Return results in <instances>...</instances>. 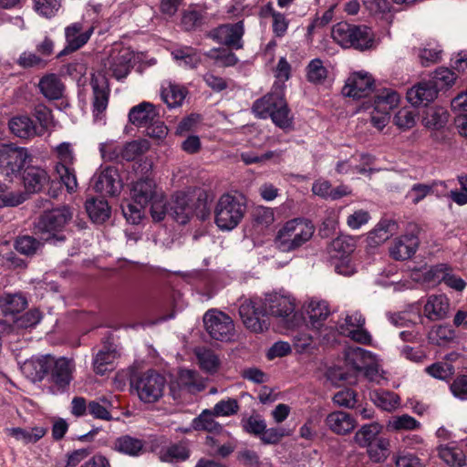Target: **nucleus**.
Here are the masks:
<instances>
[{
	"instance_id": "f257e3e1",
	"label": "nucleus",
	"mask_w": 467,
	"mask_h": 467,
	"mask_svg": "<svg viewBox=\"0 0 467 467\" xmlns=\"http://www.w3.org/2000/svg\"><path fill=\"white\" fill-rule=\"evenodd\" d=\"M315 233L311 221L294 218L285 222L276 232L274 239L275 248L284 253L298 250L308 243Z\"/></svg>"
},
{
	"instance_id": "f03ea898",
	"label": "nucleus",
	"mask_w": 467,
	"mask_h": 467,
	"mask_svg": "<svg viewBox=\"0 0 467 467\" xmlns=\"http://www.w3.org/2000/svg\"><path fill=\"white\" fill-rule=\"evenodd\" d=\"M253 112L260 119L271 118L273 123L284 130L293 128V116L281 91L270 92L253 104Z\"/></svg>"
},
{
	"instance_id": "7ed1b4c3",
	"label": "nucleus",
	"mask_w": 467,
	"mask_h": 467,
	"mask_svg": "<svg viewBox=\"0 0 467 467\" xmlns=\"http://www.w3.org/2000/svg\"><path fill=\"white\" fill-rule=\"evenodd\" d=\"M331 36L344 48L353 47L363 51L372 48L375 44V36L369 27L347 22L336 24L332 27Z\"/></svg>"
},
{
	"instance_id": "20e7f679",
	"label": "nucleus",
	"mask_w": 467,
	"mask_h": 467,
	"mask_svg": "<svg viewBox=\"0 0 467 467\" xmlns=\"http://www.w3.org/2000/svg\"><path fill=\"white\" fill-rule=\"evenodd\" d=\"M246 205L241 196L223 194L214 209V222L223 231L234 229L244 218Z\"/></svg>"
},
{
	"instance_id": "39448f33",
	"label": "nucleus",
	"mask_w": 467,
	"mask_h": 467,
	"mask_svg": "<svg viewBox=\"0 0 467 467\" xmlns=\"http://www.w3.org/2000/svg\"><path fill=\"white\" fill-rule=\"evenodd\" d=\"M72 212L67 206L57 207L45 212L36 224V230L42 234H47L46 240L56 239L63 241L65 236L59 233L72 219Z\"/></svg>"
},
{
	"instance_id": "423d86ee",
	"label": "nucleus",
	"mask_w": 467,
	"mask_h": 467,
	"mask_svg": "<svg viewBox=\"0 0 467 467\" xmlns=\"http://www.w3.org/2000/svg\"><path fill=\"white\" fill-rule=\"evenodd\" d=\"M74 371L73 359L64 357L56 358L51 356L47 373L49 392L54 395L66 392L73 379Z\"/></svg>"
},
{
	"instance_id": "0eeeda50",
	"label": "nucleus",
	"mask_w": 467,
	"mask_h": 467,
	"mask_svg": "<svg viewBox=\"0 0 467 467\" xmlns=\"http://www.w3.org/2000/svg\"><path fill=\"white\" fill-rule=\"evenodd\" d=\"M132 386L140 401L154 403L163 396L166 379L155 370H148L138 376Z\"/></svg>"
},
{
	"instance_id": "6e6552de",
	"label": "nucleus",
	"mask_w": 467,
	"mask_h": 467,
	"mask_svg": "<svg viewBox=\"0 0 467 467\" xmlns=\"http://www.w3.org/2000/svg\"><path fill=\"white\" fill-rule=\"evenodd\" d=\"M239 315L245 327L254 333H262L269 327L267 311L265 302L260 298L242 301Z\"/></svg>"
},
{
	"instance_id": "1a4fd4ad",
	"label": "nucleus",
	"mask_w": 467,
	"mask_h": 467,
	"mask_svg": "<svg viewBox=\"0 0 467 467\" xmlns=\"http://www.w3.org/2000/svg\"><path fill=\"white\" fill-rule=\"evenodd\" d=\"M30 154L26 148L16 147L13 144H4L0 147V174L12 179L20 174Z\"/></svg>"
},
{
	"instance_id": "9d476101",
	"label": "nucleus",
	"mask_w": 467,
	"mask_h": 467,
	"mask_svg": "<svg viewBox=\"0 0 467 467\" xmlns=\"http://www.w3.org/2000/svg\"><path fill=\"white\" fill-rule=\"evenodd\" d=\"M366 318L358 310L346 312L344 318L339 322V331L342 335L355 342L369 345L372 341L370 333L365 328Z\"/></svg>"
},
{
	"instance_id": "9b49d317",
	"label": "nucleus",
	"mask_w": 467,
	"mask_h": 467,
	"mask_svg": "<svg viewBox=\"0 0 467 467\" xmlns=\"http://www.w3.org/2000/svg\"><path fill=\"white\" fill-rule=\"evenodd\" d=\"M203 323L207 333L215 340L230 341L234 336L232 318L221 311H207L203 317Z\"/></svg>"
},
{
	"instance_id": "f8f14e48",
	"label": "nucleus",
	"mask_w": 467,
	"mask_h": 467,
	"mask_svg": "<svg viewBox=\"0 0 467 467\" xmlns=\"http://www.w3.org/2000/svg\"><path fill=\"white\" fill-rule=\"evenodd\" d=\"M90 86L92 88V115L95 123H105V113L108 108L110 89L108 79L104 76L91 77Z\"/></svg>"
},
{
	"instance_id": "ddd939ff",
	"label": "nucleus",
	"mask_w": 467,
	"mask_h": 467,
	"mask_svg": "<svg viewBox=\"0 0 467 467\" xmlns=\"http://www.w3.org/2000/svg\"><path fill=\"white\" fill-rule=\"evenodd\" d=\"M244 26L243 21L234 24H223L211 31V37L216 42L234 49H241L244 47L243 36Z\"/></svg>"
},
{
	"instance_id": "4468645a",
	"label": "nucleus",
	"mask_w": 467,
	"mask_h": 467,
	"mask_svg": "<svg viewBox=\"0 0 467 467\" xmlns=\"http://www.w3.org/2000/svg\"><path fill=\"white\" fill-rule=\"evenodd\" d=\"M420 228L416 224L410 225V233L397 238L389 248V254L395 260H406L410 258L419 246L418 234Z\"/></svg>"
},
{
	"instance_id": "2eb2a0df",
	"label": "nucleus",
	"mask_w": 467,
	"mask_h": 467,
	"mask_svg": "<svg viewBox=\"0 0 467 467\" xmlns=\"http://www.w3.org/2000/svg\"><path fill=\"white\" fill-rule=\"evenodd\" d=\"M94 32L93 26L84 27L82 23L76 22L65 28L66 47L59 56L66 55L81 48L88 43Z\"/></svg>"
},
{
	"instance_id": "dca6fc26",
	"label": "nucleus",
	"mask_w": 467,
	"mask_h": 467,
	"mask_svg": "<svg viewBox=\"0 0 467 467\" xmlns=\"http://www.w3.org/2000/svg\"><path fill=\"white\" fill-rule=\"evenodd\" d=\"M374 88V79L367 72H355L349 76L344 88L343 94L354 99H361L370 94Z\"/></svg>"
},
{
	"instance_id": "f3484780",
	"label": "nucleus",
	"mask_w": 467,
	"mask_h": 467,
	"mask_svg": "<svg viewBox=\"0 0 467 467\" xmlns=\"http://www.w3.org/2000/svg\"><path fill=\"white\" fill-rule=\"evenodd\" d=\"M264 302L267 313L275 317L287 318L296 310V300L290 295L270 294Z\"/></svg>"
},
{
	"instance_id": "a211bd4d",
	"label": "nucleus",
	"mask_w": 467,
	"mask_h": 467,
	"mask_svg": "<svg viewBox=\"0 0 467 467\" xmlns=\"http://www.w3.org/2000/svg\"><path fill=\"white\" fill-rule=\"evenodd\" d=\"M94 189L105 195H117L121 189V182L116 168L107 167L93 177Z\"/></svg>"
},
{
	"instance_id": "6ab92c4d",
	"label": "nucleus",
	"mask_w": 467,
	"mask_h": 467,
	"mask_svg": "<svg viewBox=\"0 0 467 467\" xmlns=\"http://www.w3.org/2000/svg\"><path fill=\"white\" fill-rule=\"evenodd\" d=\"M438 87L433 81H422L410 88L407 99L413 106L427 105L435 99Z\"/></svg>"
},
{
	"instance_id": "aec40b11",
	"label": "nucleus",
	"mask_w": 467,
	"mask_h": 467,
	"mask_svg": "<svg viewBox=\"0 0 467 467\" xmlns=\"http://www.w3.org/2000/svg\"><path fill=\"white\" fill-rule=\"evenodd\" d=\"M304 309L310 326L315 329H319L330 315L328 303L322 299L311 298L306 301Z\"/></svg>"
},
{
	"instance_id": "412c9836",
	"label": "nucleus",
	"mask_w": 467,
	"mask_h": 467,
	"mask_svg": "<svg viewBox=\"0 0 467 467\" xmlns=\"http://www.w3.org/2000/svg\"><path fill=\"white\" fill-rule=\"evenodd\" d=\"M326 426L333 433L347 435L354 431L357 421L349 413L335 410L329 413L325 420Z\"/></svg>"
},
{
	"instance_id": "4be33fe9",
	"label": "nucleus",
	"mask_w": 467,
	"mask_h": 467,
	"mask_svg": "<svg viewBox=\"0 0 467 467\" xmlns=\"http://www.w3.org/2000/svg\"><path fill=\"white\" fill-rule=\"evenodd\" d=\"M170 213L181 224H185L189 222L193 213V209L187 193L178 192L172 196L170 203Z\"/></svg>"
},
{
	"instance_id": "5701e85b",
	"label": "nucleus",
	"mask_w": 467,
	"mask_h": 467,
	"mask_svg": "<svg viewBox=\"0 0 467 467\" xmlns=\"http://www.w3.org/2000/svg\"><path fill=\"white\" fill-rule=\"evenodd\" d=\"M213 410H204L198 417L194 418L192 427L195 431H203L212 434L219 435L223 440L230 437V432L218 423L214 417Z\"/></svg>"
},
{
	"instance_id": "b1692460",
	"label": "nucleus",
	"mask_w": 467,
	"mask_h": 467,
	"mask_svg": "<svg viewBox=\"0 0 467 467\" xmlns=\"http://www.w3.org/2000/svg\"><path fill=\"white\" fill-rule=\"evenodd\" d=\"M159 118L156 107L150 102H141L130 109L129 120L138 128H146Z\"/></svg>"
},
{
	"instance_id": "393cba45",
	"label": "nucleus",
	"mask_w": 467,
	"mask_h": 467,
	"mask_svg": "<svg viewBox=\"0 0 467 467\" xmlns=\"http://www.w3.org/2000/svg\"><path fill=\"white\" fill-rule=\"evenodd\" d=\"M158 193L156 183L151 179H140L131 184L130 197L135 203L147 205Z\"/></svg>"
},
{
	"instance_id": "a878e982",
	"label": "nucleus",
	"mask_w": 467,
	"mask_h": 467,
	"mask_svg": "<svg viewBox=\"0 0 467 467\" xmlns=\"http://www.w3.org/2000/svg\"><path fill=\"white\" fill-rule=\"evenodd\" d=\"M449 308L450 300L445 295H432L429 296L424 306V315L432 321L444 319Z\"/></svg>"
},
{
	"instance_id": "bb28decb",
	"label": "nucleus",
	"mask_w": 467,
	"mask_h": 467,
	"mask_svg": "<svg viewBox=\"0 0 467 467\" xmlns=\"http://www.w3.org/2000/svg\"><path fill=\"white\" fill-rule=\"evenodd\" d=\"M144 448L145 441L143 440L130 435L118 437L112 444V449L115 451L131 457L141 455L144 451Z\"/></svg>"
},
{
	"instance_id": "cd10ccee",
	"label": "nucleus",
	"mask_w": 467,
	"mask_h": 467,
	"mask_svg": "<svg viewBox=\"0 0 467 467\" xmlns=\"http://www.w3.org/2000/svg\"><path fill=\"white\" fill-rule=\"evenodd\" d=\"M41 94L49 100H57L63 97L65 85L56 74H47L38 83Z\"/></svg>"
},
{
	"instance_id": "c85d7f7f",
	"label": "nucleus",
	"mask_w": 467,
	"mask_h": 467,
	"mask_svg": "<svg viewBox=\"0 0 467 467\" xmlns=\"http://www.w3.org/2000/svg\"><path fill=\"white\" fill-rule=\"evenodd\" d=\"M374 355L359 347L348 348L345 352V360L348 367L357 373H361L366 366L372 362Z\"/></svg>"
},
{
	"instance_id": "c756f323",
	"label": "nucleus",
	"mask_w": 467,
	"mask_h": 467,
	"mask_svg": "<svg viewBox=\"0 0 467 467\" xmlns=\"http://www.w3.org/2000/svg\"><path fill=\"white\" fill-rule=\"evenodd\" d=\"M8 127L15 136L21 139H29L38 135L36 125L28 116L13 117L8 122Z\"/></svg>"
},
{
	"instance_id": "7c9ffc66",
	"label": "nucleus",
	"mask_w": 467,
	"mask_h": 467,
	"mask_svg": "<svg viewBox=\"0 0 467 467\" xmlns=\"http://www.w3.org/2000/svg\"><path fill=\"white\" fill-rule=\"evenodd\" d=\"M398 229L393 220H381L368 235V244L370 246H378L392 236Z\"/></svg>"
},
{
	"instance_id": "2f4dec72",
	"label": "nucleus",
	"mask_w": 467,
	"mask_h": 467,
	"mask_svg": "<svg viewBox=\"0 0 467 467\" xmlns=\"http://www.w3.org/2000/svg\"><path fill=\"white\" fill-rule=\"evenodd\" d=\"M119 354L112 345L104 346L93 359V369L98 375H105L112 369V364Z\"/></svg>"
},
{
	"instance_id": "473e14b6",
	"label": "nucleus",
	"mask_w": 467,
	"mask_h": 467,
	"mask_svg": "<svg viewBox=\"0 0 467 467\" xmlns=\"http://www.w3.org/2000/svg\"><path fill=\"white\" fill-rule=\"evenodd\" d=\"M186 95L187 90L184 87L171 81H168L161 86V99L170 109L182 106Z\"/></svg>"
},
{
	"instance_id": "72a5a7b5",
	"label": "nucleus",
	"mask_w": 467,
	"mask_h": 467,
	"mask_svg": "<svg viewBox=\"0 0 467 467\" xmlns=\"http://www.w3.org/2000/svg\"><path fill=\"white\" fill-rule=\"evenodd\" d=\"M23 180L27 192H37L47 183L49 177L44 169L29 167L26 170Z\"/></svg>"
},
{
	"instance_id": "f704fd0d",
	"label": "nucleus",
	"mask_w": 467,
	"mask_h": 467,
	"mask_svg": "<svg viewBox=\"0 0 467 467\" xmlns=\"http://www.w3.org/2000/svg\"><path fill=\"white\" fill-rule=\"evenodd\" d=\"M449 119L448 111L442 107L428 108L422 117V124L429 130H438L445 127Z\"/></svg>"
},
{
	"instance_id": "c9c22d12",
	"label": "nucleus",
	"mask_w": 467,
	"mask_h": 467,
	"mask_svg": "<svg viewBox=\"0 0 467 467\" xmlns=\"http://www.w3.org/2000/svg\"><path fill=\"white\" fill-rule=\"evenodd\" d=\"M50 358L51 355H46L27 360L23 366L25 373L33 380H42L47 376Z\"/></svg>"
},
{
	"instance_id": "e433bc0d",
	"label": "nucleus",
	"mask_w": 467,
	"mask_h": 467,
	"mask_svg": "<svg viewBox=\"0 0 467 467\" xmlns=\"http://www.w3.org/2000/svg\"><path fill=\"white\" fill-rule=\"evenodd\" d=\"M5 433L8 436L15 438L16 441L28 444L36 443L43 438L47 433V429L44 427H34L31 429H23L20 427L6 428Z\"/></svg>"
},
{
	"instance_id": "4c0bfd02",
	"label": "nucleus",
	"mask_w": 467,
	"mask_h": 467,
	"mask_svg": "<svg viewBox=\"0 0 467 467\" xmlns=\"http://www.w3.org/2000/svg\"><path fill=\"white\" fill-rule=\"evenodd\" d=\"M400 95L393 89L385 88L379 92L374 100V109L377 113L384 112L389 114L398 106Z\"/></svg>"
},
{
	"instance_id": "58836bf2",
	"label": "nucleus",
	"mask_w": 467,
	"mask_h": 467,
	"mask_svg": "<svg viewBox=\"0 0 467 467\" xmlns=\"http://www.w3.org/2000/svg\"><path fill=\"white\" fill-rule=\"evenodd\" d=\"M86 210L90 219L96 223H103L109 218L110 208L107 201L92 198L86 202Z\"/></svg>"
},
{
	"instance_id": "ea45409f",
	"label": "nucleus",
	"mask_w": 467,
	"mask_h": 467,
	"mask_svg": "<svg viewBox=\"0 0 467 467\" xmlns=\"http://www.w3.org/2000/svg\"><path fill=\"white\" fill-rule=\"evenodd\" d=\"M440 458L451 467H462L466 463L463 451L453 444L439 447Z\"/></svg>"
},
{
	"instance_id": "a19ab883",
	"label": "nucleus",
	"mask_w": 467,
	"mask_h": 467,
	"mask_svg": "<svg viewBox=\"0 0 467 467\" xmlns=\"http://www.w3.org/2000/svg\"><path fill=\"white\" fill-rule=\"evenodd\" d=\"M420 422L409 414L391 416L386 423L389 431H414L420 428Z\"/></svg>"
},
{
	"instance_id": "79ce46f5",
	"label": "nucleus",
	"mask_w": 467,
	"mask_h": 467,
	"mask_svg": "<svg viewBox=\"0 0 467 467\" xmlns=\"http://www.w3.org/2000/svg\"><path fill=\"white\" fill-rule=\"evenodd\" d=\"M356 248L355 240L348 235H340L335 238L329 244V253L334 257L343 258L349 255Z\"/></svg>"
},
{
	"instance_id": "37998d69",
	"label": "nucleus",
	"mask_w": 467,
	"mask_h": 467,
	"mask_svg": "<svg viewBox=\"0 0 467 467\" xmlns=\"http://www.w3.org/2000/svg\"><path fill=\"white\" fill-rule=\"evenodd\" d=\"M374 404L386 411H392L400 406V397L390 391L375 390L371 393Z\"/></svg>"
},
{
	"instance_id": "c03bdc74",
	"label": "nucleus",
	"mask_w": 467,
	"mask_h": 467,
	"mask_svg": "<svg viewBox=\"0 0 467 467\" xmlns=\"http://www.w3.org/2000/svg\"><path fill=\"white\" fill-rule=\"evenodd\" d=\"M379 431L380 427L378 423L366 424L355 433L354 441L359 447H368L377 440Z\"/></svg>"
},
{
	"instance_id": "a18cd8bd",
	"label": "nucleus",
	"mask_w": 467,
	"mask_h": 467,
	"mask_svg": "<svg viewBox=\"0 0 467 467\" xmlns=\"http://www.w3.org/2000/svg\"><path fill=\"white\" fill-rule=\"evenodd\" d=\"M1 306L5 314H16L23 311L26 306L27 301L21 294H7L5 295L1 300Z\"/></svg>"
},
{
	"instance_id": "49530a36",
	"label": "nucleus",
	"mask_w": 467,
	"mask_h": 467,
	"mask_svg": "<svg viewBox=\"0 0 467 467\" xmlns=\"http://www.w3.org/2000/svg\"><path fill=\"white\" fill-rule=\"evenodd\" d=\"M109 70L117 79H122L130 73V58L126 55L118 54L109 58Z\"/></svg>"
},
{
	"instance_id": "de8ad7c7",
	"label": "nucleus",
	"mask_w": 467,
	"mask_h": 467,
	"mask_svg": "<svg viewBox=\"0 0 467 467\" xmlns=\"http://www.w3.org/2000/svg\"><path fill=\"white\" fill-rule=\"evenodd\" d=\"M455 337V332L451 327L439 325L431 328L429 333V339L432 344L444 346L451 342Z\"/></svg>"
},
{
	"instance_id": "09e8293b",
	"label": "nucleus",
	"mask_w": 467,
	"mask_h": 467,
	"mask_svg": "<svg viewBox=\"0 0 467 467\" xmlns=\"http://www.w3.org/2000/svg\"><path fill=\"white\" fill-rule=\"evenodd\" d=\"M42 246L43 244L40 241L30 235L19 236L15 243L16 250L27 256L36 254Z\"/></svg>"
},
{
	"instance_id": "8fccbe9b",
	"label": "nucleus",
	"mask_w": 467,
	"mask_h": 467,
	"mask_svg": "<svg viewBox=\"0 0 467 467\" xmlns=\"http://www.w3.org/2000/svg\"><path fill=\"white\" fill-rule=\"evenodd\" d=\"M389 441L386 438H378L372 444L368 446V454L371 461L380 462L385 461L389 454Z\"/></svg>"
},
{
	"instance_id": "3c124183",
	"label": "nucleus",
	"mask_w": 467,
	"mask_h": 467,
	"mask_svg": "<svg viewBox=\"0 0 467 467\" xmlns=\"http://www.w3.org/2000/svg\"><path fill=\"white\" fill-rule=\"evenodd\" d=\"M200 367L208 373H214L218 370L220 361L218 357L210 349L198 348L195 350Z\"/></svg>"
},
{
	"instance_id": "603ef678",
	"label": "nucleus",
	"mask_w": 467,
	"mask_h": 467,
	"mask_svg": "<svg viewBox=\"0 0 467 467\" xmlns=\"http://www.w3.org/2000/svg\"><path fill=\"white\" fill-rule=\"evenodd\" d=\"M56 171L59 176L61 182L66 186L69 193L76 192L78 188V181L75 170L70 165L65 163H57Z\"/></svg>"
},
{
	"instance_id": "864d4df0",
	"label": "nucleus",
	"mask_w": 467,
	"mask_h": 467,
	"mask_svg": "<svg viewBox=\"0 0 467 467\" xmlns=\"http://www.w3.org/2000/svg\"><path fill=\"white\" fill-rule=\"evenodd\" d=\"M150 148L147 140H132L122 145V160L130 161L144 154Z\"/></svg>"
},
{
	"instance_id": "5fc2aeb1",
	"label": "nucleus",
	"mask_w": 467,
	"mask_h": 467,
	"mask_svg": "<svg viewBox=\"0 0 467 467\" xmlns=\"http://www.w3.org/2000/svg\"><path fill=\"white\" fill-rule=\"evenodd\" d=\"M171 55L174 59L182 61L184 66L190 68H195L201 63L200 55L191 47L175 49Z\"/></svg>"
},
{
	"instance_id": "6e6d98bb",
	"label": "nucleus",
	"mask_w": 467,
	"mask_h": 467,
	"mask_svg": "<svg viewBox=\"0 0 467 467\" xmlns=\"http://www.w3.org/2000/svg\"><path fill=\"white\" fill-rule=\"evenodd\" d=\"M206 56L214 60L219 67H233L238 62L236 55L226 49L213 48L206 53Z\"/></svg>"
},
{
	"instance_id": "4d7b16f0",
	"label": "nucleus",
	"mask_w": 467,
	"mask_h": 467,
	"mask_svg": "<svg viewBox=\"0 0 467 467\" xmlns=\"http://www.w3.org/2000/svg\"><path fill=\"white\" fill-rule=\"evenodd\" d=\"M266 8L269 10V13L272 16V29L273 33L277 37L284 36L288 29L289 20L286 18V16L283 13H280L275 10L271 4L266 5Z\"/></svg>"
},
{
	"instance_id": "13d9d810",
	"label": "nucleus",
	"mask_w": 467,
	"mask_h": 467,
	"mask_svg": "<svg viewBox=\"0 0 467 467\" xmlns=\"http://www.w3.org/2000/svg\"><path fill=\"white\" fill-rule=\"evenodd\" d=\"M425 372L434 379L447 380L454 374V367L449 362L440 361L426 367Z\"/></svg>"
},
{
	"instance_id": "bf43d9fd",
	"label": "nucleus",
	"mask_w": 467,
	"mask_h": 467,
	"mask_svg": "<svg viewBox=\"0 0 467 467\" xmlns=\"http://www.w3.org/2000/svg\"><path fill=\"white\" fill-rule=\"evenodd\" d=\"M189 458V451L183 444H172L160 451L162 462L184 461Z\"/></svg>"
},
{
	"instance_id": "052dcab7",
	"label": "nucleus",
	"mask_w": 467,
	"mask_h": 467,
	"mask_svg": "<svg viewBox=\"0 0 467 467\" xmlns=\"http://www.w3.org/2000/svg\"><path fill=\"white\" fill-rule=\"evenodd\" d=\"M327 75V70L319 58L312 59L306 67V77L312 83L323 82Z\"/></svg>"
},
{
	"instance_id": "680f3d73",
	"label": "nucleus",
	"mask_w": 467,
	"mask_h": 467,
	"mask_svg": "<svg viewBox=\"0 0 467 467\" xmlns=\"http://www.w3.org/2000/svg\"><path fill=\"white\" fill-rule=\"evenodd\" d=\"M145 204H139L132 202H128L122 204V213L126 220L131 224H138L140 223L144 215Z\"/></svg>"
},
{
	"instance_id": "e2e57ef3",
	"label": "nucleus",
	"mask_w": 467,
	"mask_h": 467,
	"mask_svg": "<svg viewBox=\"0 0 467 467\" xmlns=\"http://www.w3.org/2000/svg\"><path fill=\"white\" fill-rule=\"evenodd\" d=\"M239 403L237 400L228 398L227 400H222L217 402L213 408V414L216 416L228 417L236 414L239 411Z\"/></svg>"
},
{
	"instance_id": "0e129e2a",
	"label": "nucleus",
	"mask_w": 467,
	"mask_h": 467,
	"mask_svg": "<svg viewBox=\"0 0 467 467\" xmlns=\"http://www.w3.org/2000/svg\"><path fill=\"white\" fill-rule=\"evenodd\" d=\"M242 427L244 431L254 436H261L265 431L266 423L259 415H252L242 420Z\"/></svg>"
},
{
	"instance_id": "69168bd1",
	"label": "nucleus",
	"mask_w": 467,
	"mask_h": 467,
	"mask_svg": "<svg viewBox=\"0 0 467 467\" xmlns=\"http://www.w3.org/2000/svg\"><path fill=\"white\" fill-rule=\"evenodd\" d=\"M99 150L105 161L122 160V145H119L117 141L109 140L101 143Z\"/></svg>"
},
{
	"instance_id": "338daca9",
	"label": "nucleus",
	"mask_w": 467,
	"mask_h": 467,
	"mask_svg": "<svg viewBox=\"0 0 467 467\" xmlns=\"http://www.w3.org/2000/svg\"><path fill=\"white\" fill-rule=\"evenodd\" d=\"M150 203V215L155 222H161L165 218L166 213H168V208L166 204V200L164 195L160 192L156 195V198H153Z\"/></svg>"
},
{
	"instance_id": "774afa93",
	"label": "nucleus",
	"mask_w": 467,
	"mask_h": 467,
	"mask_svg": "<svg viewBox=\"0 0 467 467\" xmlns=\"http://www.w3.org/2000/svg\"><path fill=\"white\" fill-rule=\"evenodd\" d=\"M416 113L410 109H400L394 117L395 124L402 130L411 129L416 123Z\"/></svg>"
}]
</instances>
